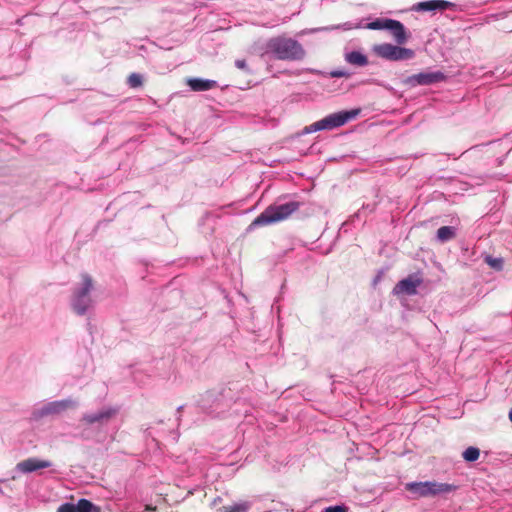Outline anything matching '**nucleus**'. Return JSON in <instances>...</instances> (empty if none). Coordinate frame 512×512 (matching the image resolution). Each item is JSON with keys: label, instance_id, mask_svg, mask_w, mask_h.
Masks as SVG:
<instances>
[{"label": "nucleus", "instance_id": "nucleus-1", "mask_svg": "<svg viewBox=\"0 0 512 512\" xmlns=\"http://www.w3.org/2000/svg\"><path fill=\"white\" fill-rule=\"evenodd\" d=\"M266 53L272 54L278 60L299 61L305 57L302 45L285 36H277L269 39L266 44Z\"/></svg>", "mask_w": 512, "mask_h": 512}, {"label": "nucleus", "instance_id": "nucleus-2", "mask_svg": "<svg viewBox=\"0 0 512 512\" xmlns=\"http://www.w3.org/2000/svg\"><path fill=\"white\" fill-rule=\"evenodd\" d=\"M299 207L297 202H289L278 206H269L250 224L249 229L266 226L288 218Z\"/></svg>", "mask_w": 512, "mask_h": 512}, {"label": "nucleus", "instance_id": "nucleus-3", "mask_svg": "<svg viewBox=\"0 0 512 512\" xmlns=\"http://www.w3.org/2000/svg\"><path fill=\"white\" fill-rule=\"evenodd\" d=\"M406 490L414 494L416 498L434 497L441 494H447L456 490V486L448 483H439L436 481L411 482L405 486Z\"/></svg>", "mask_w": 512, "mask_h": 512}, {"label": "nucleus", "instance_id": "nucleus-4", "mask_svg": "<svg viewBox=\"0 0 512 512\" xmlns=\"http://www.w3.org/2000/svg\"><path fill=\"white\" fill-rule=\"evenodd\" d=\"M359 113V110H350V111H341L338 113H333L325 118L312 123L309 126L304 128V133H312L320 130H332L334 128H338L343 126L348 121L355 118Z\"/></svg>", "mask_w": 512, "mask_h": 512}, {"label": "nucleus", "instance_id": "nucleus-5", "mask_svg": "<svg viewBox=\"0 0 512 512\" xmlns=\"http://www.w3.org/2000/svg\"><path fill=\"white\" fill-rule=\"evenodd\" d=\"M373 51L378 57L390 61L408 60L412 59L415 55L414 51L411 49L392 45L390 43L375 45Z\"/></svg>", "mask_w": 512, "mask_h": 512}, {"label": "nucleus", "instance_id": "nucleus-6", "mask_svg": "<svg viewBox=\"0 0 512 512\" xmlns=\"http://www.w3.org/2000/svg\"><path fill=\"white\" fill-rule=\"evenodd\" d=\"M445 79L446 76L441 71H424L409 76L406 82L411 86H418L439 83L444 81Z\"/></svg>", "mask_w": 512, "mask_h": 512}, {"label": "nucleus", "instance_id": "nucleus-7", "mask_svg": "<svg viewBox=\"0 0 512 512\" xmlns=\"http://www.w3.org/2000/svg\"><path fill=\"white\" fill-rule=\"evenodd\" d=\"M117 414H118V408L107 407L97 413L84 414L81 418V422L84 423L85 425H93V424L103 425V424L108 423Z\"/></svg>", "mask_w": 512, "mask_h": 512}, {"label": "nucleus", "instance_id": "nucleus-8", "mask_svg": "<svg viewBox=\"0 0 512 512\" xmlns=\"http://www.w3.org/2000/svg\"><path fill=\"white\" fill-rule=\"evenodd\" d=\"M52 465L49 460H41L37 458H28L16 465L17 470L22 473H31L39 469H45Z\"/></svg>", "mask_w": 512, "mask_h": 512}, {"label": "nucleus", "instance_id": "nucleus-9", "mask_svg": "<svg viewBox=\"0 0 512 512\" xmlns=\"http://www.w3.org/2000/svg\"><path fill=\"white\" fill-rule=\"evenodd\" d=\"M422 283V279L419 277L410 275L407 278L398 282L395 287L396 293H405L408 295H414L417 292V287Z\"/></svg>", "mask_w": 512, "mask_h": 512}, {"label": "nucleus", "instance_id": "nucleus-10", "mask_svg": "<svg viewBox=\"0 0 512 512\" xmlns=\"http://www.w3.org/2000/svg\"><path fill=\"white\" fill-rule=\"evenodd\" d=\"M453 4L451 2L445 0H429L419 2L414 5L413 10L417 12H427V11H443L451 7Z\"/></svg>", "mask_w": 512, "mask_h": 512}, {"label": "nucleus", "instance_id": "nucleus-11", "mask_svg": "<svg viewBox=\"0 0 512 512\" xmlns=\"http://www.w3.org/2000/svg\"><path fill=\"white\" fill-rule=\"evenodd\" d=\"M386 30H388L392 34L397 44L402 45L407 42L408 34L406 32L404 25L400 21L389 19L388 28Z\"/></svg>", "mask_w": 512, "mask_h": 512}, {"label": "nucleus", "instance_id": "nucleus-12", "mask_svg": "<svg viewBox=\"0 0 512 512\" xmlns=\"http://www.w3.org/2000/svg\"><path fill=\"white\" fill-rule=\"evenodd\" d=\"M76 407V402L71 399H65L61 401H55L49 403L45 408L44 412L46 414H59L62 411H65L70 408Z\"/></svg>", "mask_w": 512, "mask_h": 512}, {"label": "nucleus", "instance_id": "nucleus-13", "mask_svg": "<svg viewBox=\"0 0 512 512\" xmlns=\"http://www.w3.org/2000/svg\"><path fill=\"white\" fill-rule=\"evenodd\" d=\"M91 304H92V299L90 297H82V296L73 294L72 307H73V310L77 314H79V315L85 314L86 311L88 310V308L91 306Z\"/></svg>", "mask_w": 512, "mask_h": 512}, {"label": "nucleus", "instance_id": "nucleus-14", "mask_svg": "<svg viewBox=\"0 0 512 512\" xmlns=\"http://www.w3.org/2000/svg\"><path fill=\"white\" fill-rule=\"evenodd\" d=\"M188 85L193 91H207L216 87L217 83L214 80H203V79H190Z\"/></svg>", "mask_w": 512, "mask_h": 512}, {"label": "nucleus", "instance_id": "nucleus-15", "mask_svg": "<svg viewBox=\"0 0 512 512\" xmlns=\"http://www.w3.org/2000/svg\"><path fill=\"white\" fill-rule=\"evenodd\" d=\"M81 279H82L81 287L75 289L73 294L79 295L82 297H90L89 293L93 288V280L87 274H82Z\"/></svg>", "mask_w": 512, "mask_h": 512}, {"label": "nucleus", "instance_id": "nucleus-16", "mask_svg": "<svg viewBox=\"0 0 512 512\" xmlns=\"http://www.w3.org/2000/svg\"><path fill=\"white\" fill-rule=\"evenodd\" d=\"M345 59L348 63L356 66H365L368 63L367 57L358 51L347 53Z\"/></svg>", "mask_w": 512, "mask_h": 512}, {"label": "nucleus", "instance_id": "nucleus-17", "mask_svg": "<svg viewBox=\"0 0 512 512\" xmlns=\"http://www.w3.org/2000/svg\"><path fill=\"white\" fill-rule=\"evenodd\" d=\"M455 229L451 226H442L437 230V238L440 242H446L455 238Z\"/></svg>", "mask_w": 512, "mask_h": 512}, {"label": "nucleus", "instance_id": "nucleus-18", "mask_svg": "<svg viewBox=\"0 0 512 512\" xmlns=\"http://www.w3.org/2000/svg\"><path fill=\"white\" fill-rule=\"evenodd\" d=\"M76 506L77 512H101L100 507L94 505L87 499H80Z\"/></svg>", "mask_w": 512, "mask_h": 512}, {"label": "nucleus", "instance_id": "nucleus-19", "mask_svg": "<svg viewBox=\"0 0 512 512\" xmlns=\"http://www.w3.org/2000/svg\"><path fill=\"white\" fill-rule=\"evenodd\" d=\"M388 18H377L367 24L366 28L370 30H386L388 28Z\"/></svg>", "mask_w": 512, "mask_h": 512}, {"label": "nucleus", "instance_id": "nucleus-20", "mask_svg": "<svg viewBox=\"0 0 512 512\" xmlns=\"http://www.w3.org/2000/svg\"><path fill=\"white\" fill-rule=\"evenodd\" d=\"M462 456L467 462H474L480 456V450L477 447L470 446L463 453Z\"/></svg>", "mask_w": 512, "mask_h": 512}, {"label": "nucleus", "instance_id": "nucleus-21", "mask_svg": "<svg viewBox=\"0 0 512 512\" xmlns=\"http://www.w3.org/2000/svg\"><path fill=\"white\" fill-rule=\"evenodd\" d=\"M485 262L496 271H501L504 266V260L501 257L495 258L492 256H487L485 258Z\"/></svg>", "mask_w": 512, "mask_h": 512}, {"label": "nucleus", "instance_id": "nucleus-22", "mask_svg": "<svg viewBox=\"0 0 512 512\" xmlns=\"http://www.w3.org/2000/svg\"><path fill=\"white\" fill-rule=\"evenodd\" d=\"M224 512H248L250 504L248 502H241L232 506L223 507Z\"/></svg>", "mask_w": 512, "mask_h": 512}, {"label": "nucleus", "instance_id": "nucleus-23", "mask_svg": "<svg viewBox=\"0 0 512 512\" xmlns=\"http://www.w3.org/2000/svg\"><path fill=\"white\" fill-rule=\"evenodd\" d=\"M128 84L132 88L139 87L142 85V77L139 74L133 73L128 77Z\"/></svg>", "mask_w": 512, "mask_h": 512}, {"label": "nucleus", "instance_id": "nucleus-24", "mask_svg": "<svg viewBox=\"0 0 512 512\" xmlns=\"http://www.w3.org/2000/svg\"><path fill=\"white\" fill-rule=\"evenodd\" d=\"M57 512H77V506L72 503H64L58 507Z\"/></svg>", "mask_w": 512, "mask_h": 512}, {"label": "nucleus", "instance_id": "nucleus-25", "mask_svg": "<svg viewBox=\"0 0 512 512\" xmlns=\"http://www.w3.org/2000/svg\"><path fill=\"white\" fill-rule=\"evenodd\" d=\"M324 512H348V508L343 505H336L325 508Z\"/></svg>", "mask_w": 512, "mask_h": 512}, {"label": "nucleus", "instance_id": "nucleus-26", "mask_svg": "<svg viewBox=\"0 0 512 512\" xmlns=\"http://www.w3.org/2000/svg\"><path fill=\"white\" fill-rule=\"evenodd\" d=\"M330 76L333 78H342V77H349V73H347L344 70H334L330 72Z\"/></svg>", "mask_w": 512, "mask_h": 512}, {"label": "nucleus", "instance_id": "nucleus-27", "mask_svg": "<svg viewBox=\"0 0 512 512\" xmlns=\"http://www.w3.org/2000/svg\"><path fill=\"white\" fill-rule=\"evenodd\" d=\"M235 66L238 69L248 71V66L246 64V61L244 59H238L235 61Z\"/></svg>", "mask_w": 512, "mask_h": 512}, {"label": "nucleus", "instance_id": "nucleus-28", "mask_svg": "<svg viewBox=\"0 0 512 512\" xmlns=\"http://www.w3.org/2000/svg\"><path fill=\"white\" fill-rule=\"evenodd\" d=\"M145 510L148 512H155L157 508L155 506L146 505Z\"/></svg>", "mask_w": 512, "mask_h": 512}]
</instances>
